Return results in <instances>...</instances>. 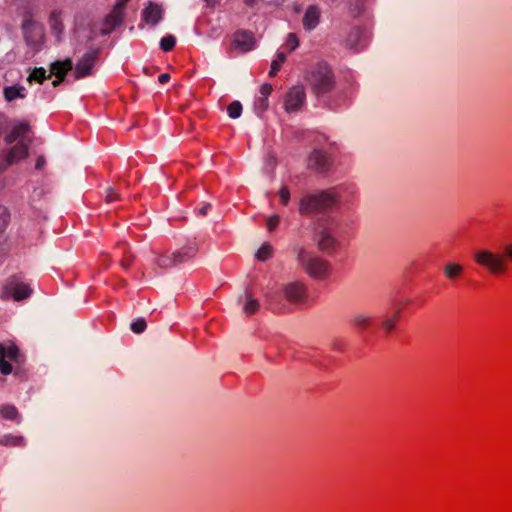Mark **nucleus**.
Returning a JSON list of instances; mask_svg holds the SVG:
<instances>
[{
  "instance_id": "nucleus-1",
  "label": "nucleus",
  "mask_w": 512,
  "mask_h": 512,
  "mask_svg": "<svg viewBox=\"0 0 512 512\" xmlns=\"http://www.w3.org/2000/svg\"><path fill=\"white\" fill-rule=\"evenodd\" d=\"M293 250L299 267L311 279L322 281L330 276L332 266L328 260L301 246H296Z\"/></svg>"
},
{
  "instance_id": "nucleus-2",
  "label": "nucleus",
  "mask_w": 512,
  "mask_h": 512,
  "mask_svg": "<svg viewBox=\"0 0 512 512\" xmlns=\"http://www.w3.org/2000/svg\"><path fill=\"white\" fill-rule=\"evenodd\" d=\"M474 260L492 274H502L506 271L508 264H512V242L503 246L502 253H494L486 249L476 251Z\"/></svg>"
},
{
  "instance_id": "nucleus-3",
  "label": "nucleus",
  "mask_w": 512,
  "mask_h": 512,
  "mask_svg": "<svg viewBox=\"0 0 512 512\" xmlns=\"http://www.w3.org/2000/svg\"><path fill=\"white\" fill-rule=\"evenodd\" d=\"M306 80L313 94L321 97L330 93L335 86L331 68L324 62L318 63L307 72Z\"/></svg>"
},
{
  "instance_id": "nucleus-4",
  "label": "nucleus",
  "mask_w": 512,
  "mask_h": 512,
  "mask_svg": "<svg viewBox=\"0 0 512 512\" xmlns=\"http://www.w3.org/2000/svg\"><path fill=\"white\" fill-rule=\"evenodd\" d=\"M337 202V195L333 190H324L319 193L307 194L301 198L299 213L309 215L315 212L332 208Z\"/></svg>"
},
{
  "instance_id": "nucleus-5",
  "label": "nucleus",
  "mask_w": 512,
  "mask_h": 512,
  "mask_svg": "<svg viewBox=\"0 0 512 512\" xmlns=\"http://www.w3.org/2000/svg\"><path fill=\"white\" fill-rule=\"evenodd\" d=\"M334 229L331 219H318L314 223L312 240L320 251L329 253L338 246L339 242L333 235Z\"/></svg>"
},
{
  "instance_id": "nucleus-6",
  "label": "nucleus",
  "mask_w": 512,
  "mask_h": 512,
  "mask_svg": "<svg viewBox=\"0 0 512 512\" xmlns=\"http://www.w3.org/2000/svg\"><path fill=\"white\" fill-rule=\"evenodd\" d=\"M281 292L284 299L292 305H302L308 298V287L301 280L282 285Z\"/></svg>"
},
{
  "instance_id": "nucleus-7",
  "label": "nucleus",
  "mask_w": 512,
  "mask_h": 512,
  "mask_svg": "<svg viewBox=\"0 0 512 512\" xmlns=\"http://www.w3.org/2000/svg\"><path fill=\"white\" fill-rule=\"evenodd\" d=\"M99 54V48H90L83 54L75 66L73 75L76 80L85 78L92 74L93 67L99 58Z\"/></svg>"
},
{
  "instance_id": "nucleus-8",
  "label": "nucleus",
  "mask_w": 512,
  "mask_h": 512,
  "mask_svg": "<svg viewBox=\"0 0 512 512\" xmlns=\"http://www.w3.org/2000/svg\"><path fill=\"white\" fill-rule=\"evenodd\" d=\"M31 293L29 285L22 282L17 276L10 277L3 288V297H12L16 301L28 298Z\"/></svg>"
},
{
  "instance_id": "nucleus-9",
  "label": "nucleus",
  "mask_w": 512,
  "mask_h": 512,
  "mask_svg": "<svg viewBox=\"0 0 512 512\" xmlns=\"http://www.w3.org/2000/svg\"><path fill=\"white\" fill-rule=\"evenodd\" d=\"M22 30L27 45L32 47L39 45L44 37L42 25L30 17L23 20Z\"/></svg>"
},
{
  "instance_id": "nucleus-10",
  "label": "nucleus",
  "mask_w": 512,
  "mask_h": 512,
  "mask_svg": "<svg viewBox=\"0 0 512 512\" xmlns=\"http://www.w3.org/2000/svg\"><path fill=\"white\" fill-rule=\"evenodd\" d=\"M308 168L317 174H325L332 165L331 157L321 149H314L307 161Z\"/></svg>"
},
{
  "instance_id": "nucleus-11",
  "label": "nucleus",
  "mask_w": 512,
  "mask_h": 512,
  "mask_svg": "<svg viewBox=\"0 0 512 512\" xmlns=\"http://www.w3.org/2000/svg\"><path fill=\"white\" fill-rule=\"evenodd\" d=\"M306 99L305 89L301 85L293 86L285 97L284 108L287 112L299 110Z\"/></svg>"
},
{
  "instance_id": "nucleus-12",
  "label": "nucleus",
  "mask_w": 512,
  "mask_h": 512,
  "mask_svg": "<svg viewBox=\"0 0 512 512\" xmlns=\"http://www.w3.org/2000/svg\"><path fill=\"white\" fill-rule=\"evenodd\" d=\"M29 143L20 140L18 144L11 147L6 155L5 162L0 165V173L7 169L8 166L25 159L28 156Z\"/></svg>"
},
{
  "instance_id": "nucleus-13",
  "label": "nucleus",
  "mask_w": 512,
  "mask_h": 512,
  "mask_svg": "<svg viewBox=\"0 0 512 512\" xmlns=\"http://www.w3.org/2000/svg\"><path fill=\"white\" fill-rule=\"evenodd\" d=\"M233 44L241 52H248L255 48L256 39L253 32L239 29L234 33Z\"/></svg>"
},
{
  "instance_id": "nucleus-14",
  "label": "nucleus",
  "mask_w": 512,
  "mask_h": 512,
  "mask_svg": "<svg viewBox=\"0 0 512 512\" xmlns=\"http://www.w3.org/2000/svg\"><path fill=\"white\" fill-rule=\"evenodd\" d=\"M164 10L162 5L155 2L149 4L142 10V21L152 27L156 26L163 18Z\"/></svg>"
},
{
  "instance_id": "nucleus-15",
  "label": "nucleus",
  "mask_w": 512,
  "mask_h": 512,
  "mask_svg": "<svg viewBox=\"0 0 512 512\" xmlns=\"http://www.w3.org/2000/svg\"><path fill=\"white\" fill-rule=\"evenodd\" d=\"M365 43V33L360 27H353L345 40L346 47L355 51L361 50Z\"/></svg>"
},
{
  "instance_id": "nucleus-16",
  "label": "nucleus",
  "mask_w": 512,
  "mask_h": 512,
  "mask_svg": "<svg viewBox=\"0 0 512 512\" xmlns=\"http://www.w3.org/2000/svg\"><path fill=\"white\" fill-rule=\"evenodd\" d=\"M402 308L403 303L400 301H393L391 303L390 313L386 315V334L396 329L401 317Z\"/></svg>"
},
{
  "instance_id": "nucleus-17",
  "label": "nucleus",
  "mask_w": 512,
  "mask_h": 512,
  "mask_svg": "<svg viewBox=\"0 0 512 512\" xmlns=\"http://www.w3.org/2000/svg\"><path fill=\"white\" fill-rule=\"evenodd\" d=\"M30 125L28 122L23 121L19 122L13 126L11 131L7 133L4 137V140L7 144L14 143L17 139L24 140V136L29 132Z\"/></svg>"
},
{
  "instance_id": "nucleus-18",
  "label": "nucleus",
  "mask_w": 512,
  "mask_h": 512,
  "mask_svg": "<svg viewBox=\"0 0 512 512\" xmlns=\"http://www.w3.org/2000/svg\"><path fill=\"white\" fill-rule=\"evenodd\" d=\"M198 251V247L195 243H189L181 249L173 252L175 265H179L187 262L189 259L193 258Z\"/></svg>"
},
{
  "instance_id": "nucleus-19",
  "label": "nucleus",
  "mask_w": 512,
  "mask_h": 512,
  "mask_svg": "<svg viewBox=\"0 0 512 512\" xmlns=\"http://www.w3.org/2000/svg\"><path fill=\"white\" fill-rule=\"evenodd\" d=\"M320 19V10L317 6L311 5L307 8L303 17V26L306 30L311 31L317 27Z\"/></svg>"
},
{
  "instance_id": "nucleus-20",
  "label": "nucleus",
  "mask_w": 512,
  "mask_h": 512,
  "mask_svg": "<svg viewBox=\"0 0 512 512\" xmlns=\"http://www.w3.org/2000/svg\"><path fill=\"white\" fill-rule=\"evenodd\" d=\"M73 62L70 58L63 61L57 60L50 65V74L55 76L66 77V74L72 70Z\"/></svg>"
},
{
  "instance_id": "nucleus-21",
  "label": "nucleus",
  "mask_w": 512,
  "mask_h": 512,
  "mask_svg": "<svg viewBox=\"0 0 512 512\" xmlns=\"http://www.w3.org/2000/svg\"><path fill=\"white\" fill-rule=\"evenodd\" d=\"M266 304L268 305L269 309H271L274 312H284L287 310V306L285 303H283L280 299V295L277 292H266L264 294Z\"/></svg>"
},
{
  "instance_id": "nucleus-22",
  "label": "nucleus",
  "mask_w": 512,
  "mask_h": 512,
  "mask_svg": "<svg viewBox=\"0 0 512 512\" xmlns=\"http://www.w3.org/2000/svg\"><path fill=\"white\" fill-rule=\"evenodd\" d=\"M25 87L21 85L6 86L3 89V96L7 102H11L17 98H25Z\"/></svg>"
},
{
  "instance_id": "nucleus-23",
  "label": "nucleus",
  "mask_w": 512,
  "mask_h": 512,
  "mask_svg": "<svg viewBox=\"0 0 512 512\" xmlns=\"http://www.w3.org/2000/svg\"><path fill=\"white\" fill-rule=\"evenodd\" d=\"M0 347H2L3 359H9L15 363H20L22 361L20 351L15 344L6 345L4 343H0Z\"/></svg>"
},
{
  "instance_id": "nucleus-24",
  "label": "nucleus",
  "mask_w": 512,
  "mask_h": 512,
  "mask_svg": "<svg viewBox=\"0 0 512 512\" xmlns=\"http://www.w3.org/2000/svg\"><path fill=\"white\" fill-rule=\"evenodd\" d=\"M124 9L118 6H114L113 10L107 15L105 22L111 27L116 28L123 22Z\"/></svg>"
},
{
  "instance_id": "nucleus-25",
  "label": "nucleus",
  "mask_w": 512,
  "mask_h": 512,
  "mask_svg": "<svg viewBox=\"0 0 512 512\" xmlns=\"http://www.w3.org/2000/svg\"><path fill=\"white\" fill-rule=\"evenodd\" d=\"M51 74H47L46 70L43 67H36L32 70V72L28 76V81H36L38 83H43L46 79H50Z\"/></svg>"
},
{
  "instance_id": "nucleus-26",
  "label": "nucleus",
  "mask_w": 512,
  "mask_h": 512,
  "mask_svg": "<svg viewBox=\"0 0 512 512\" xmlns=\"http://www.w3.org/2000/svg\"><path fill=\"white\" fill-rule=\"evenodd\" d=\"M0 444L3 446H24L25 439L22 436L8 434L0 439Z\"/></svg>"
},
{
  "instance_id": "nucleus-27",
  "label": "nucleus",
  "mask_w": 512,
  "mask_h": 512,
  "mask_svg": "<svg viewBox=\"0 0 512 512\" xmlns=\"http://www.w3.org/2000/svg\"><path fill=\"white\" fill-rule=\"evenodd\" d=\"M155 264L161 269H168L176 266L173 254L159 255L155 260Z\"/></svg>"
},
{
  "instance_id": "nucleus-28",
  "label": "nucleus",
  "mask_w": 512,
  "mask_h": 512,
  "mask_svg": "<svg viewBox=\"0 0 512 512\" xmlns=\"http://www.w3.org/2000/svg\"><path fill=\"white\" fill-rule=\"evenodd\" d=\"M0 415L6 420H16L18 417V410L14 405L6 404L1 406Z\"/></svg>"
},
{
  "instance_id": "nucleus-29",
  "label": "nucleus",
  "mask_w": 512,
  "mask_h": 512,
  "mask_svg": "<svg viewBox=\"0 0 512 512\" xmlns=\"http://www.w3.org/2000/svg\"><path fill=\"white\" fill-rule=\"evenodd\" d=\"M259 308V302L250 294H246V302L243 306V311L247 315L254 314Z\"/></svg>"
},
{
  "instance_id": "nucleus-30",
  "label": "nucleus",
  "mask_w": 512,
  "mask_h": 512,
  "mask_svg": "<svg viewBox=\"0 0 512 512\" xmlns=\"http://www.w3.org/2000/svg\"><path fill=\"white\" fill-rule=\"evenodd\" d=\"M462 271V266L457 263H448L444 267V274L449 279H454L458 277L462 273Z\"/></svg>"
},
{
  "instance_id": "nucleus-31",
  "label": "nucleus",
  "mask_w": 512,
  "mask_h": 512,
  "mask_svg": "<svg viewBox=\"0 0 512 512\" xmlns=\"http://www.w3.org/2000/svg\"><path fill=\"white\" fill-rule=\"evenodd\" d=\"M10 222V213L5 206L0 205V234H5Z\"/></svg>"
},
{
  "instance_id": "nucleus-32",
  "label": "nucleus",
  "mask_w": 512,
  "mask_h": 512,
  "mask_svg": "<svg viewBox=\"0 0 512 512\" xmlns=\"http://www.w3.org/2000/svg\"><path fill=\"white\" fill-rule=\"evenodd\" d=\"M286 60V54L283 52H279L277 54V59L273 60L271 63V68L269 71V76L274 77L277 72L280 70L281 64Z\"/></svg>"
},
{
  "instance_id": "nucleus-33",
  "label": "nucleus",
  "mask_w": 512,
  "mask_h": 512,
  "mask_svg": "<svg viewBox=\"0 0 512 512\" xmlns=\"http://www.w3.org/2000/svg\"><path fill=\"white\" fill-rule=\"evenodd\" d=\"M227 112L230 118L237 119L241 116L242 105L239 101H233L227 107Z\"/></svg>"
},
{
  "instance_id": "nucleus-34",
  "label": "nucleus",
  "mask_w": 512,
  "mask_h": 512,
  "mask_svg": "<svg viewBox=\"0 0 512 512\" xmlns=\"http://www.w3.org/2000/svg\"><path fill=\"white\" fill-rule=\"evenodd\" d=\"M272 255V246L264 243L257 251L256 258L260 261L268 260Z\"/></svg>"
},
{
  "instance_id": "nucleus-35",
  "label": "nucleus",
  "mask_w": 512,
  "mask_h": 512,
  "mask_svg": "<svg viewBox=\"0 0 512 512\" xmlns=\"http://www.w3.org/2000/svg\"><path fill=\"white\" fill-rule=\"evenodd\" d=\"M176 45V38L173 35H166L160 40V48L165 51H171Z\"/></svg>"
},
{
  "instance_id": "nucleus-36",
  "label": "nucleus",
  "mask_w": 512,
  "mask_h": 512,
  "mask_svg": "<svg viewBox=\"0 0 512 512\" xmlns=\"http://www.w3.org/2000/svg\"><path fill=\"white\" fill-rule=\"evenodd\" d=\"M146 327H147V324H146V321L144 318H138L130 326L131 330L136 334H140V333L144 332Z\"/></svg>"
},
{
  "instance_id": "nucleus-37",
  "label": "nucleus",
  "mask_w": 512,
  "mask_h": 512,
  "mask_svg": "<svg viewBox=\"0 0 512 512\" xmlns=\"http://www.w3.org/2000/svg\"><path fill=\"white\" fill-rule=\"evenodd\" d=\"M0 371L3 375H9L13 371L12 365L2 355V347H0Z\"/></svg>"
},
{
  "instance_id": "nucleus-38",
  "label": "nucleus",
  "mask_w": 512,
  "mask_h": 512,
  "mask_svg": "<svg viewBox=\"0 0 512 512\" xmlns=\"http://www.w3.org/2000/svg\"><path fill=\"white\" fill-rule=\"evenodd\" d=\"M353 323L355 326L364 328L369 324V317L363 314L354 316Z\"/></svg>"
},
{
  "instance_id": "nucleus-39",
  "label": "nucleus",
  "mask_w": 512,
  "mask_h": 512,
  "mask_svg": "<svg viewBox=\"0 0 512 512\" xmlns=\"http://www.w3.org/2000/svg\"><path fill=\"white\" fill-rule=\"evenodd\" d=\"M50 24L54 31H61L62 30V24L59 20V16L56 12H52L50 16Z\"/></svg>"
},
{
  "instance_id": "nucleus-40",
  "label": "nucleus",
  "mask_w": 512,
  "mask_h": 512,
  "mask_svg": "<svg viewBox=\"0 0 512 512\" xmlns=\"http://www.w3.org/2000/svg\"><path fill=\"white\" fill-rule=\"evenodd\" d=\"M286 45L290 51H293L298 47L299 42H298L296 34H294V33L288 34L287 40H286Z\"/></svg>"
},
{
  "instance_id": "nucleus-41",
  "label": "nucleus",
  "mask_w": 512,
  "mask_h": 512,
  "mask_svg": "<svg viewBox=\"0 0 512 512\" xmlns=\"http://www.w3.org/2000/svg\"><path fill=\"white\" fill-rule=\"evenodd\" d=\"M279 196H280V199H281V203L283 205H287L289 203V200H290V191L287 187H282L279 191Z\"/></svg>"
},
{
  "instance_id": "nucleus-42",
  "label": "nucleus",
  "mask_w": 512,
  "mask_h": 512,
  "mask_svg": "<svg viewBox=\"0 0 512 512\" xmlns=\"http://www.w3.org/2000/svg\"><path fill=\"white\" fill-rule=\"evenodd\" d=\"M8 251L7 238L5 234H0V257L5 255Z\"/></svg>"
},
{
  "instance_id": "nucleus-43",
  "label": "nucleus",
  "mask_w": 512,
  "mask_h": 512,
  "mask_svg": "<svg viewBox=\"0 0 512 512\" xmlns=\"http://www.w3.org/2000/svg\"><path fill=\"white\" fill-rule=\"evenodd\" d=\"M279 224V217L274 215L267 220V228L269 231L274 230Z\"/></svg>"
},
{
  "instance_id": "nucleus-44",
  "label": "nucleus",
  "mask_w": 512,
  "mask_h": 512,
  "mask_svg": "<svg viewBox=\"0 0 512 512\" xmlns=\"http://www.w3.org/2000/svg\"><path fill=\"white\" fill-rule=\"evenodd\" d=\"M272 90H273L272 85L265 83L261 86L260 93H261L262 97L268 98V96L271 94Z\"/></svg>"
},
{
  "instance_id": "nucleus-45",
  "label": "nucleus",
  "mask_w": 512,
  "mask_h": 512,
  "mask_svg": "<svg viewBox=\"0 0 512 512\" xmlns=\"http://www.w3.org/2000/svg\"><path fill=\"white\" fill-rule=\"evenodd\" d=\"M258 108L261 110H266L268 107V98L267 97H260L257 101Z\"/></svg>"
},
{
  "instance_id": "nucleus-46",
  "label": "nucleus",
  "mask_w": 512,
  "mask_h": 512,
  "mask_svg": "<svg viewBox=\"0 0 512 512\" xmlns=\"http://www.w3.org/2000/svg\"><path fill=\"white\" fill-rule=\"evenodd\" d=\"M117 197L118 196H117L116 192L112 188H109L107 190V194H106L107 202H112V201L116 200Z\"/></svg>"
},
{
  "instance_id": "nucleus-47",
  "label": "nucleus",
  "mask_w": 512,
  "mask_h": 512,
  "mask_svg": "<svg viewBox=\"0 0 512 512\" xmlns=\"http://www.w3.org/2000/svg\"><path fill=\"white\" fill-rule=\"evenodd\" d=\"M46 164V159L44 156H39L36 160L35 168L37 170H41Z\"/></svg>"
},
{
  "instance_id": "nucleus-48",
  "label": "nucleus",
  "mask_w": 512,
  "mask_h": 512,
  "mask_svg": "<svg viewBox=\"0 0 512 512\" xmlns=\"http://www.w3.org/2000/svg\"><path fill=\"white\" fill-rule=\"evenodd\" d=\"M170 80V75L168 73H162L158 77V81L160 84H165Z\"/></svg>"
},
{
  "instance_id": "nucleus-49",
  "label": "nucleus",
  "mask_w": 512,
  "mask_h": 512,
  "mask_svg": "<svg viewBox=\"0 0 512 512\" xmlns=\"http://www.w3.org/2000/svg\"><path fill=\"white\" fill-rule=\"evenodd\" d=\"M211 208V204L210 203H206L204 204L198 211V213L202 216H205L207 215L208 213V210Z\"/></svg>"
},
{
  "instance_id": "nucleus-50",
  "label": "nucleus",
  "mask_w": 512,
  "mask_h": 512,
  "mask_svg": "<svg viewBox=\"0 0 512 512\" xmlns=\"http://www.w3.org/2000/svg\"><path fill=\"white\" fill-rule=\"evenodd\" d=\"M65 77L62 76H56V79L52 82L54 87L59 86L62 82H64Z\"/></svg>"
},
{
  "instance_id": "nucleus-51",
  "label": "nucleus",
  "mask_w": 512,
  "mask_h": 512,
  "mask_svg": "<svg viewBox=\"0 0 512 512\" xmlns=\"http://www.w3.org/2000/svg\"><path fill=\"white\" fill-rule=\"evenodd\" d=\"M121 265L124 269H128L131 265V259L125 258L121 261Z\"/></svg>"
},
{
  "instance_id": "nucleus-52",
  "label": "nucleus",
  "mask_w": 512,
  "mask_h": 512,
  "mask_svg": "<svg viewBox=\"0 0 512 512\" xmlns=\"http://www.w3.org/2000/svg\"><path fill=\"white\" fill-rule=\"evenodd\" d=\"M220 0H205L207 6L214 7L216 4L219 3Z\"/></svg>"
},
{
  "instance_id": "nucleus-53",
  "label": "nucleus",
  "mask_w": 512,
  "mask_h": 512,
  "mask_svg": "<svg viewBox=\"0 0 512 512\" xmlns=\"http://www.w3.org/2000/svg\"><path fill=\"white\" fill-rule=\"evenodd\" d=\"M128 1L129 0H117V3L115 5L124 9V7Z\"/></svg>"
},
{
  "instance_id": "nucleus-54",
  "label": "nucleus",
  "mask_w": 512,
  "mask_h": 512,
  "mask_svg": "<svg viewBox=\"0 0 512 512\" xmlns=\"http://www.w3.org/2000/svg\"><path fill=\"white\" fill-rule=\"evenodd\" d=\"M244 2L248 5V6H253L254 3H255V0H244Z\"/></svg>"
},
{
  "instance_id": "nucleus-55",
  "label": "nucleus",
  "mask_w": 512,
  "mask_h": 512,
  "mask_svg": "<svg viewBox=\"0 0 512 512\" xmlns=\"http://www.w3.org/2000/svg\"><path fill=\"white\" fill-rule=\"evenodd\" d=\"M355 1H356L357 5L360 6L361 0H355Z\"/></svg>"
}]
</instances>
